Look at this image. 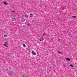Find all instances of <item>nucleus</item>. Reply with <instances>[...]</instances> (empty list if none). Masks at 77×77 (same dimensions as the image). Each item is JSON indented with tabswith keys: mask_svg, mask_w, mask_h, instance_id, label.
I'll list each match as a JSON object with an SVG mask.
<instances>
[{
	"mask_svg": "<svg viewBox=\"0 0 77 77\" xmlns=\"http://www.w3.org/2000/svg\"><path fill=\"white\" fill-rule=\"evenodd\" d=\"M69 66H71L72 67H73V66L72 64H70L69 65Z\"/></svg>",
	"mask_w": 77,
	"mask_h": 77,
	"instance_id": "nucleus-13",
	"label": "nucleus"
},
{
	"mask_svg": "<svg viewBox=\"0 0 77 77\" xmlns=\"http://www.w3.org/2000/svg\"><path fill=\"white\" fill-rule=\"evenodd\" d=\"M12 20L13 21H16V19L15 18H13L12 19Z\"/></svg>",
	"mask_w": 77,
	"mask_h": 77,
	"instance_id": "nucleus-5",
	"label": "nucleus"
},
{
	"mask_svg": "<svg viewBox=\"0 0 77 77\" xmlns=\"http://www.w3.org/2000/svg\"><path fill=\"white\" fill-rule=\"evenodd\" d=\"M44 40V38L43 37L40 38V41H42Z\"/></svg>",
	"mask_w": 77,
	"mask_h": 77,
	"instance_id": "nucleus-3",
	"label": "nucleus"
},
{
	"mask_svg": "<svg viewBox=\"0 0 77 77\" xmlns=\"http://www.w3.org/2000/svg\"><path fill=\"white\" fill-rule=\"evenodd\" d=\"M66 60H68L69 61H70V60H71L68 58H66Z\"/></svg>",
	"mask_w": 77,
	"mask_h": 77,
	"instance_id": "nucleus-8",
	"label": "nucleus"
},
{
	"mask_svg": "<svg viewBox=\"0 0 77 77\" xmlns=\"http://www.w3.org/2000/svg\"><path fill=\"white\" fill-rule=\"evenodd\" d=\"M23 47H26V45H25V44H23Z\"/></svg>",
	"mask_w": 77,
	"mask_h": 77,
	"instance_id": "nucleus-12",
	"label": "nucleus"
},
{
	"mask_svg": "<svg viewBox=\"0 0 77 77\" xmlns=\"http://www.w3.org/2000/svg\"><path fill=\"white\" fill-rule=\"evenodd\" d=\"M23 77H27V75H26L25 74H24L22 75Z\"/></svg>",
	"mask_w": 77,
	"mask_h": 77,
	"instance_id": "nucleus-7",
	"label": "nucleus"
},
{
	"mask_svg": "<svg viewBox=\"0 0 77 77\" xmlns=\"http://www.w3.org/2000/svg\"><path fill=\"white\" fill-rule=\"evenodd\" d=\"M14 13H15V11H12Z\"/></svg>",
	"mask_w": 77,
	"mask_h": 77,
	"instance_id": "nucleus-20",
	"label": "nucleus"
},
{
	"mask_svg": "<svg viewBox=\"0 0 77 77\" xmlns=\"http://www.w3.org/2000/svg\"><path fill=\"white\" fill-rule=\"evenodd\" d=\"M33 14H30V17H33Z\"/></svg>",
	"mask_w": 77,
	"mask_h": 77,
	"instance_id": "nucleus-10",
	"label": "nucleus"
},
{
	"mask_svg": "<svg viewBox=\"0 0 77 77\" xmlns=\"http://www.w3.org/2000/svg\"><path fill=\"white\" fill-rule=\"evenodd\" d=\"M73 18H76V17L75 16H73Z\"/></svg>",
	"mask_w": 77,
	"mask_h": 77,
	"instance_id": "nucleus-18",
	"label": "nucleus"
},
{
	"mask_svg": "<svg viewBox=\"0 0 77 77\" xmlns=\"http://www.w3.org/2000/svg\"><path fill=\"white\" fill-rule=\"evenodd\" d=\"M3 3H4V5H7V3L5 2H3Z\"/></svg>",
	"mask_w": 77,
	"mask_h": 77,
	"instance_id": "nucleus-9",
	"label": "nucleus"
},
{
	"mask_svg": "<svg viewBox=\"0 0 77 77\" xmlns=\"http://www.w3.org/2000/svg\"><path fill=\"white\" fill-rule=\"evenodd\" d=\"M21 21L22 22H24V21H25V20H24V19L22 18L21 19Z\"/></svg>",
	"mask_w": 77,
	"mask_h": 77,
	"instance_id": "nucleus-6",
	"label": "nucleus"
},
{
	"mask_svg": "<svg viewBox=\"0 0 77 77\" xmlns=\"http://www.w3.org/2000/svg\"><path fill=\"white\" fill-rule=\"evenodd\" d=\"M2 71V69H0V72H1Z\"/></svg>",
	"mask_w": 77,
	"mask_h": 77,
	"instance_id": "nucleus-22",
	"label": "nucleus"
},
{
	"mask_svg": "<svg viewBox=\"0 0 77 77\" xmlns=\"http://www.w3.org/2000/svg\"><path fill=\"white\" fill-rule=\"evenodd\" d=\"M32 53L33 55H36V53H35L34 51H32Z\"/></svg>",
	"mask_w": 77,
	"mask_h": 77,
	"instance_id": "nucleus-2",
	"label": "nucleus"
},
{
	"mask_svg": "<svg viewBox=\"0 0 77 77\" xmlns=\"http://www.w3.org/2000/svg\"><path fill=\"white\" fill-rule=\"evenodd\" d=\"M43 35H45V33H43Z\"/></svg>",
	"mask_w": 77,
	"mask_h": 77,
	"instance_id": "nucleus-19",
	"label": "nucleus"
},
{
	"mask_svg": "<svg viewBox=\"0 0 77 77\" xmlns=\"http://www.w3.org/2000/svg\"><path fill=\"white\" fill-rule=\"evenodd\" d=\"M58 53H60V54H62V53L60 51L58 52Z\"/></svg>",
	"mask_w": 77,
	"mask_h": 77,
	"instance_id": "nucleus-15",
	"label": "nucleus"
},
{
	"mask_svg": "<svg viewBox=\"0 0 77 77\" xmlns=\"http://www.w3.org/2000/svg\"><path fill=\"white\" fill-rule=\"evenodd\" d=\"M27 26H30V23H27Z\"/></svg>",
	"mask_w": 77,
	"mask_h": 77,
	"instance_id": "nucleus-11",
	"label": "nucleus"
},
{
	"mask_svg": "<svg viewBox=\"0 0 77 77\" xmlns=\"http://www.w3.org/2000/svg\"><path fill=\"white\" fill-rule=\"evenodd\" d=\"M13 71L12 70H10L9 71V72L10 73V74H13Z\"/></svg>",
	"mask_w": 77,
	"mask_h": 77,
	"instance_id": "nucleus-4",
	"label": "nucleus"
},
{
	"mask_svg": "<svg viewBox=\"0 0 77 77\" xmlns=\"http://www.w3.org/2000/svg\"><path fill=\"white\" fill-rule=\"evenodd\" d=\"M4 37H6V36H7V35H4Z\"/></svg>",
	"mask_w": 77,
	"mask_h": 77,
	"instance_id": "nucleus-17",
	"label": "nucleus"
},
{
	"mask_svg": "<svg viewBox=\"0 0 77 77\" xmlns=\"http://www.w3.org/2000/svg\"><path fill=\"white\" fill-rule=\"evenodd\" d=\"M60 10H61V11H62V9H60Z\"/></svg>",
	"mask_w": 77,
	"mask_h": 77,
	"instance_id": "nucleus-23",
	"label": "nucleus"
},
{
	"mask_svg": "<svg viewBox=\"0 0 77 77\" xmlns=\"http://www.w3.org/2000/svg\"><path fill=\"white\" fill-rule=\"evenodd\" d=\"M4 46L5 47H7V45H8V43H7V42H5L4 43Z\"/></svg>",
	"mask_w": 77,
	"mask_h": 77,
	"instance_id": "nucleus-1",
	"label": "nucleus"
},
{
	"mask_svg": "<svg viewBox=\"0 0 77 77\" xmlns=\"http://www.w3.org/2000/svg\"><path fill=\"white\" fill-rule=\"evenodd\" d=\"M32 22H34V21H34V20H32Z\"/></svg>",
	"mask_w": 77,
	"mask_h": 77,
	"instance_id": "nucleus-21",
	"label": "nucleus"
},
{
	"mask_svg": "<svg viewBox=\"0 0 77 77\" xmlns=\"http://www.w3.org/2000/svg\"><path fill=\"white\" fill-rule=\"evenodd\" d=\"M28 17V15H25V18H26V17Z\"/></svg>",
	"mask_w": 77,
	"mask_h": 77,
	"instance_id": "nucleus-14",
	"label": "nucleus"
},
{
	"mask_svg": "<svg viewBox=\"0 0 77 77\" xmlns=\"http://www.w3.org/2000/svg\"><path fill=\"white\" fill-rule=\"evenodd\" d=\"M26 25H23L24 27H26Z\"/></svg>",
	"mask_w": 77,
	"mask_h": 77,
	"instance_id": "nucleus-16",
	"label": "nucleus"
}]
</instances>
